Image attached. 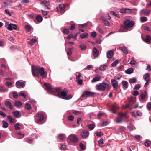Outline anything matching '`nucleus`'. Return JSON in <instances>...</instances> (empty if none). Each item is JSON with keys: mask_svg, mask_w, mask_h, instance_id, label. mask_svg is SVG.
<instances>
[{"mask_svg": "<svg viewBox=\"0 0 151 151\" xmlns=\"http://www.w3.org/2000/svg\"><path fill=\"white\" fill-rule=\"evenodd\" d=\"M5 106L9 108L10 109H12L13 107L11 103L8 101H6L4 103Z\"/></svg>", "mask_w": 151, "mask_h": 151, "instance_id": "23", "label": "nucleus"}, {"mask_svg": "<svg viewBox=\"0 0 151 151\" xmlns=\"http://www.w3.org/2000/svg\"><path fill=\"white\" fill-rule=\"evenodd\" d=\"M41 4H44L46 6H47L50 5V3L49 1H47L46 0H44L42 2Z\"/></svg>", "mask_w": 151, "mask_h": 151, "instance_id": "33", "label": "nucleus"}, {"mask_svg": "<svg viewBox=\"0 0 151 151\" xmlns=\"http://www.w3.org/2000/svg\"><path fill=\"white\" fill-rule=\"evenodd\" d=\"M148 95L145 90H144L142 91L139 94V99L142 102L145 101V99L147 96Z\"/></svg>", "mask_w": 151, "mask_h": 151, "instance_id": "7", "label": "nucleus"}, {"mask_svg": "<svg viewBox=\"0 0 151 151\" xmlns=\"http://www.w3.org/2000/svg\"><path fill=\"white\" fill-rule=\"evenodd\" d=\"M151 144V142L148 140H147L145 143V145L146 147H149Z\"/></svg>", "mask_w": 151, "mask_h": 151, "instance_id": "50", "label": "nucleus"}, {"mask_svg": "<svg viewBox=\"0 0 151 151\" xmlns=\"http://www.w3.org/2000/svg\"><path fill=\"white\" fill-rule=\"evenodd\" d=\"M116 107H115V105L113 106L112 107V110H111V111L112 113L115 114L116 113Z\"/></svg>", "mask_w": 151, "mask_h": 151, "instance_id": "41", "label": "nucleus"}, {"mask_svg": "<svg viewBox=\"0 0 151 151\" xmlns=\"http://www.w3.org/2000/svg\"><path fill=\"white\" fill-rule=\"evenodd\" d=\"M37 41V39L35 38L32 39L29 42V44L30 45H32L34 44Z\"/></svg>", "mask_w": 151, "mask_h": 151, "instance_id": "28", "label": "nucleus"}, {"mask_svg": "<svg viewBox=\"0 0 151 151\" xmlns=\"http://www.w3.org/2000/svg\"><path fill=\"white\" fill-rule=\"evenodd\" d=\"M14 106L17 108L19 107V101H17L14 103Z\"/></svg>", "mask_w": 151, "mask_h": 151, "instance_id": "63", "label": "nucleus"}, {"mask_svg": "<svg viewBox=\"0 0 151 151\" xmlns=\"http://www.w3.org/2000/svg\"><path fill=\"white\" fill-rule=\"evenodd\" d=\"M25 28L28 32H30L31 30V28L28 25H26L25 26Z\"/></svg>", "mask_w": 151, "mask_h": 151, "instance_id": "61", "label": "nucleus"}, {"mask_svg": "<svg viewBox=\"0 0 151 151\" xmlns=\"http://www.w3.org/2000/svg\"><path fill=\"white\" fill-rule=\"evenodd\" d=\"M8 89L6 88H4L3 86H0V92H5L7 91Z\"/></svg>", "mask_w": 151, "mask_h": 151, "instance_id": "37", "label": "nucleus"}, {"mask_svg": "<svg viewBox=\"0 0 151 151\" xmlns=\"http://www.w3.org/2000/svg\"><path fill=\"white\" fill-rule=\"evenodd\" d=\"M147 108L148 110H151V102H148L147 104Z\"/></svg>", "mask_w": 151, "mask_h": 151, "instance_id": "45", "label": "nucleus"}, {"mask_svg": "<svg viewBox=\"0 0 151 151\" xmlns=\"http://www.w3.org/2000/svg\"><path fill=\"white\" fill-rule=\"evenodd\" d=\"M25 108L28 110H30L31 109V106L29 103H27L25 106Z\"/></svg>", "mask_w": 151, "mask_h": 151, "instance_id": "43", "label": "nucleus"}, {"mask_svg": "<svg viewBox=\"0 0 151 151\" xmlns=\"http://www.w3.org/2000/svg\"><path fill=\"white\" fill-rule=\"evenodd\" d=\"M12 113L13 114L14 116L16 117H18L19 116V112L18 111H16L13 112Z\"/></svg>", "mask_w": 151, "mask_h": 151, "instance_id": "46", "label": "nucleus"}, {"mask_svg": "<svg viewBox=\"0 0 151 151\" xmlns=\"http://www.w3.org/2000/svg\"><path fill=\"white\" fill-rule=\"evenodd\" d=\"M65 5L64 4H60L59 5L57 10L58 11H60L61 13H63L65 12Z\"/></svg>", "mask_w": 151, "mask_h": 151, "instance_id": "16", "label": "nucleus"}, {"mask_svg": "<svg viewBox=\"0 0 151 151\" xmlns=\"http://www.w3.org/2000/svg\"><path fill=\"white\" fill-rule=\"evenodd\" d=\"M150 74L148 73H146L144 76L143 78L146 81H150Z\"/></svg>", "mask_w": 151, "mask_h": 151, "instance_id": "34", "label": "nucleus"}, {"mask_svg": "<svg viewBox=\"0 0 151 151\" xmlns=\"http://www.w3.org/2000/svg\"><path fill=\"white\" fill-rule=\"evenodd\" d=\"M87 127H88L89 129L90 130H93L95 127V125L94 124H92L89 125H88Z\"/></svg>", "mask_w": 151, "mask_h": 151, "instance_id": "36", "label": "nucleus"}, {"mask_svg": "<svg viewBox=\"0 0 151 151\" xmlns=\"http://www.w3.org/2000/svg\"><path fill=\"white\" fill-rule=\"evenodd\" d=\"M26 142L29 143H31L32 142V140L30 138H28L26 139Z\"/></svg>", "mask_w": 151, "mask_h": 151, "instance_id": "58", "label": "nucleus"}, {"mask_svg": "<svg viewBox=\"0 0 151 151\" xmlns=\"http://www.w3.org/2000/svg\"><path fill=\"white\" fill-rule=\"evenodd\" d=\"M119 115L120 116L121 118L123 117L126 116L127 117V115L126 114H124L122 113H119Z\"/></svg>", "mask_w": 151, "mask_h": 151, "instance_id": "59", "label": "nucleus"}, {"mask_svg": "<svg viewBox=\"0 0 151 151\" xmlns=\"http://www.w3.org/2000/svg\"><path fill=\"white\" fill-rule=\"evenodd\" d=\"M122 88L124 90H125L128 87V83L126 81H122Z\"/></svg>", "mask_w": 151, "mask_h": 151, "instance_id": "22", "label": "nucleus"}, {"mask_svg": "<svg viewBox=\"0 0 151 151\" xmlns=\"http://www.w3.org/2000/svg\"><path fill=\"white\" fill-rule=\"evenodd\" d=\"M36 19L37 21L38 22H41L43 20V18L42 16L40 15H38L36 17Z\"/></svg>", "mask_w": 151, "mask_h": 151, "instance_id": "26", "label": "nucleus"}, {"mask_svg": "<svg viewBox=\"0 0 151 151\" xmlns=\"http://www.w3.org/2000/svg\"><path fill=\"white\" fill-rule=\"evenodd\" d=\"M110 12L114 16H115L118 18L119 17V16L118 14H117L116 12H114V11H111Z\"/></svg>", "mask_w": 151, "mask_h": 151, "instance_id": "55", "label": "nucleus"}, {"mask_svg": "<svg viewBox=\"0 0 151 151\" xmlns=\"http://www.w3.org/2000/svg\"><path fill=\"white\" fill-rule=\"evenodd\" d=\"M68 137L70 141L72 142L76 143L78 141V138L75 134H71L68 136Z\"/></svg>", "mask_w": 151, "mask_h": 151, "instance_id": "8", "label": "nucleus"}, {"mask_svg": "<svg viewBox=\"0 0 151 151\" xmlns=\"http://www.w3.org/2000/svg\"><path fill=\"white\" fill-rule=\"evenodd\" d=\"M92 52L93 56L94 57L96 58L98 57L99 55V52L97 49L96 47H94L93 48Z\"/></svg>", "mask_w": 151, "mask_h": 151, "instance_id": "21", "label": "nucleus"}, {"mask_svg": "<svg viewBox=\"0 0 151 151\" xmlns=\"http://www.w3.org/2000/svg\"><path fill=\"white\" fill-rule=\"evenodd\" d=\"M3 125L2 127L4 128H6L8 126V123L5 121L3 120L2 121Z\"/></svg>", "mask_w": 151, "mask_h": 151, "instance_id": "38", "label": "nucleus"}, {"mask_svg": "<svg viewBox=\"0 0 151 151\" xmlns=\"http://www.w3.org/2000/svg\"><path fill=\"white\" fill-rule=\"evenodd\" d=\"M80 147L83 150H84L86 149L84 145L82 143H81L79 144Z\"/></svg>", "mask_w": 151, "mask_h": 151, "instance_id": "54", "label": "nucleus"}, {"mask_svg": "<svg viewBox=\"0 0 151 151\" xmlns=\"http://www.w3.org/2000/svg\"><path fill=\"white\" fill-rule=\"evenodd\" d=\"M100 78L101 77L99 75H97L95 76V77L91 80V82L92 83H94L99 81L100 80Z\"/></svg>", "mask_w": 151, "mask_h": 151, "instance_id": "24", "label": "nucleus"}, {"mask_svg": "<svg viewBox=\"0 0 151 151\" xmlns=\"http://www.w3.org/2000/svg\"><path fill=\"white\" fill-rule=\"evenodd\" d=\"M61 95L62 98L63 99L65 100H69L72 97V96L70 94L67 95L66 93L63 91L61 92Z\"/></svg>", "mask_w": 151, "mask_h": 151, "instance_id": "9", "label": "nucleus"}, {"mask_svg": "<svg viewBox=\"0 0 151 151\" xmlns=\"http://www.w3.org/2000/svg\"><path fill=\"white\" fill-rule=\"evenodd\" d=\"M5 85L8 88H10L13 86V83L9 81H6L5 83Z\"/></svg>", "mask_w": 151, "mask_h": 151, "instance_id": "29", "label": "nucleus"}, {"mask_svg": "<svg viewBox=\"0 0 151 151\" xmlns=\"http://www.w3.org/2000/svg\"><path fill=\"white\" fill-rule=\"evenodd\" d=\"M137 81V79L135 78H131L129 79V81L131 83H134Z\"/></svg>", "mask_w": 151, "mask_h": 151, "instance_id": "52", "label": "nucleus"}, {"mask_svg": "<svg viewBox=\"0 0 151 151\" xmlns=\"http://www.w3.org/2000/svg\"><path fill=\"white\" fill-rule=\"evenodd\" d=\"M43 119L44 115L41 113H37L35 116V121L37 123L41 124Z\"/></svg>", "mask_w": 151, "mask_h": 151, "instance_id": "3", "label": "nucleus"}, {"mask_svg": "<svg viewBox=\"0 0 151 151\" xmlns=\"http://www.w3.org/2000/svg\"><path fill=\"white\" fill-rule=\"evenodd\" d=\"M135 24L134 22L128 19H125L124 21V24L122 25L125 29H128L132 27Z\"/></svg>", "mask_w": 151, "mask_h": 151, "instance_id": "2", "label": "nucleus"}, {"mask_svg": "<svg viewBox=\"0 0 151 151\" xmlns=\"http://www.w3.org/2000/svg\"><path fill=\"white\" fill-rule=\"evenodd\" d=\"M12 4V3L10 1H7L2 3L1 6L2 7H4L6 6H10Z\"/></svg>", "mask_w": 151, "mask_h": 151, "instance_id": "19", "label": "nucleus"}, {"mask_svg": "<svg viewBox=\"0 0 151 151\" xmlns=\"http://www.w3.org/2000/svg\"><path fill=\"white\" fill-rule=\"evenodd\" d=\"M118 60H116L114 62L111 64V67H115L118 64Z\"/></svg>", "mask_w": 151, "mask_h": 151, "instance_id": "39", "label": "nucleus"}, {"mask_svg": "<svg viewBox=\"0 0 151 151\" xmlns=\"http://www.w3.org/2000/svg\"><path fill=\"white\" fill-rule=\"evenodd\" d=\"M40 67L37 65L36 66H33L32 69V74L36 77H38L39 76V72Z\"/></svg>", "mask_w": 151, "mask_h": 151, "instance_id": "5", "label": "nucleus"}, {"mask_svg": "<svg viewBox=\"0 0 151 151\" xmlns=\"http://www.w3.org/2000/svg\"><path fill=\"white\" fill-rule=\"evenodd\" d=\"M66 137L65 134H61L58 136L59 139L62 142L65 140Z\"/></svg>", "mask_w": 151, "mask_h": 151, "instance_id": "20", "label": "nucleus"}, {"mask_svg": "<svg viewBox=\"0 0 151 151\" xmlns=\"http://www.w3.org/2000/svg\"><path fill=\"white\" fill-rule=\"evenodd\" d=\"M16 27L17 26L15 24H10L8 25L7 29L8 30H12L13 29H15Z\"/></svg>", "mask_w": 151, "mask_h": 151, "instance_id": "18", "label": "nucleus"}, {"mask_svg": "<svg viewBox=\"0 0 151 151\" xmlns=\"http://www.w3.org/2000/svg\"><path fill=\"white\" fill-rule=\"evenodd\" d=\"M129 129L131 130L132 131L135 129V127L132 125H130L129 127H128Z\"/></svg>", "mask_w": 151, "mask_h": 151, "instance_id": "56", "label": "nucleus"}, {"mask_svg": "<svg viewBox=\"0 0 151 151\" xmlns=\"http://www.w3.org/2000/svg\"><path fill=\"white\" fill-rule=\"evenodd\" d=\"M87 26V24L86 23H85L82 24H80L78 26L79 28H83Z\"/></svg>", "mask_w": 151, "mask_h": 151, "instance_id": "57", "label": "nucleus"}, {"mask_svg": "<svg viewBox=\"0 0 151 151\" xmlns=\"http://www.w3.org/2000/svg\"><path fill=\"white\" fill-rule=\"evenodd\" d=\"M114 55V52L112 50L108 51L106 53L107 58H111Z\"/></svg>", "mask_w": 151, "mask_h": 151, "instance_id": "17", "label": "nucleus"}, {"mask_svg": "<svg viewBox=\"0 0 151 151\" xmlns=\"http://www.w3.org/2000/svg\"><path fill=\"white\" fill-rule=\"evenodd\" d=\"M25 83L24 82L19 81V88L21 87L22 88L25 86Z\"/></svg>", "mask_w": 151, "mask_h": 151, "instance_id": "53", "label": "nucleus"}, {"mask_svg": "<svg viewBox=\"0 0 151 151\" xmlns=\"http://www.w3.org/2000/svg\"><path fill=\"white\" fill-rule=\"evenodd\" d=\"M119 49L122 50L124 53L126 54H127V49L125 46L120 47Z\"/></svg>", "mask_w": 151, "mask_h": 151, "instance_id": "32", "label": "nucleus"}, {"mask_svg": "<svg viewBox=\"0 0 151 151\" xmlns=\"http://www.w3.org/2000/svg\"><path fill=\"white\" fill-rule=\"evenodd\" d=\"M122 119L121 118H119L117 119V120L116 121V122L117 123H120L122 122Z\"/></svg>", "mask_w": 151, "mask_h": 151, "instance_id": "62", "label": "nucleus"}, {"mask_svg": "<svg viewBox=\"0 0 151 151\" xmlns=\"http://www.w3.org/2000/svg\"><path fill=\"white\" fill-rule=\"evenodd\" d=\"M96 134L97 136L100 137L103 135V134L101 132H99L96 133Z\"/></svg>", "mask_w": 151, "mask_h": 151, "instance_id": "60", "label": "nucleus"}, {"mask_svg": "<svg viewBox=\"0 0 151 151\" xmlns=\"http://www.w3.org/2000/svg\"><path fill=\"white\" fill-rule=\"evenodd\" d=\"M107 65L106 64L101 65L99 68V70L102 71H104L106 69Z\"/></svg>", "mask_w": 151, "mask_h": 151, "instance_id": "27", "label": "nucleus"}, {"mask_svg": "<svg viewBox=\"0 0 151 151\" xmlns=\"http://www.w3.org/2000/svg\"><path fill=\"white\" fill-rule=\"evenodd\" d=\"M79 46L82 50H85L86 48V45L83 44L79 45Z\"/></svg>", "mask_w": 151, "mask_h": 151, "instance_id": "49", "label": "nucleus"}, {"mask_svg": "<svg viewBox=\"0 0 151 151\" xmlns=\"http://www.w3.org/2000/svg\"><path fill=\"white\" fill-rule=\"evenodd\" d=\"M110 86L108 83L104 82L96 85V89L99 91H104L106 89H109Z\"/></svg>", "mask_w": 151, "mask_h": 151, "instance_id": "1", "label": "nucleus"}, {"mask_svg": "<svg viewBox=\"0 0 151 151\" xmlns=\"http://www.w3.org/2000/svg\"><path fill=\"white\" fill-rule=\"evenodd\" d=\"M95 94V92H91L87 91L84 92L83 93L81 96V97H92Z\"/></svg>", "mask_w": 151, "mask_h": 151, "instance_id": "13", "label": "nucleus"}, {"mask_svg": "<svg viewBox=\"0 0 151 151\" xmlns=\"http://www.w3.org/2000/svg\"><path fill=\"white\" fill-rule=\"evenodd\" d=\"M12 94L13 96V97L14 99H16L18 98V95L17 93L15 91L13 92L12 93Z\"/></svg>", "mask_w": 151, "mask_h": 151, "instance_id": "44", "label": "nucleus"}, {"mask_svg": "<svg viewBox=\"0 0 151 151\" xmlns=\"http://www.w3.org/2000/svg\"><path fill=\"white\" fill-rule=\"evenodd\" d=\"M102 21L103 22L104 24L106 26L109 27L111 25L110 23L106 19L102 18Z\"/></svg>", "mask_w": 151, "mask_h": 151, "instance_id": "25", "label": "nucleus"}, {"mask_svg": "<svg viewBox=\"0 0 151 151\" xmlns=\"http://www.w3.org/2000/svg\"><path fill=\"white\" fill-rule=\"evenodd\" d=\"M132 11V9L129 8H122L120 9L119 12L122 13H126L131 12Z\"/></svg>", "mask_w": 151, "mask_h": 151, "instance_id": "15", "label": "nucleus"}, {"mask_svg": "<svg viewBox=\"0 0 151 151\" xmlns=\"http://www.w3.org/2000/svg\"><path fill=\"white\" fill-rule=\"evenodd\" d=\"M151 12L149 10H147L146 9H141L139 12V14L140 16L144 15L146 16H149Z\"/></svg>", "mask_w": 151, "mask_h": 151, "instance_id": "11", "label": "nucleus"}, {"mask_svg": "<svg viewBox=\"0 0 151 151\" xmlns=\"http://www.w3.org/2000/svg\"><path fill=\"white\" fill-rule=\"evenodd\" d=\"M140 87V86L139 84H137L135 85L134 87V89L137 90L139 89Z\"/></svg>", "mask_w": 151, "mask_h": 151, "instance_id": "64", "label": "nucleus"}, {"mask_svg": "<svg viewBox=\"0 0 151 151\" xmlns=\"http://www.w3.org/2000/svg\"><path fill=\"white\" fill-rule=\"evenodd\" d=\"M88 33L85 32L83 34H81L80 35V37L81 39L85 38L88 37Z\"/></svg>", "mask_w": 151, "mask_h": 151, "instance_id": "31", "label": "nucleus"}, {"mask_svg": "<svg viewBox=\"0 0 151 151\" xmlns=\"http://www.w3.org/2000/svg\"><path fill=\"white\" fill-rule=\"evenodd\" d=\"M19 96H22L24 99H26V94L23 91L19 92Z\"/></svg>", "mask_w": 151, "mask_h": 151, "instance_id": "40", "label": "nucleus"}, {"mask_svg": "<svg viewBox=\"0 0 151 151\" xmlns=\"http://www.w3.org/2000/svg\"><path fill=\"white\" fill-rule=\"evenodd\" d=\"M89 135V132L86 130L85 129L81 131V136L83 138H87Z\"/></svg>", "mask_w": 151, "mask_h": 151, "instance_id": "14", "label": "nucleus"}, {"mask_svg": "<svg viewBox=\"0 0 151 151\" xmlns=\"http://www.w3.org/2000/svg\"><path fill=\"white\" fill-rule=\"evenodd\" d=\"M7 117L10 123H12L14 122V119L11 116H8Z\"/></svg>", "mask_w": 151, "mask_h": 151, "instance_id": "42", "label": "nucleus"}, {"mask_svg": "<svg viewBox=\"0 0 151 151\" xmlns=\"http://www.w3.org/2000/svg\"><path fill=\"white\" fill-rule=\"evenodd\" d=\"M151 38V37L150 36L147 35L146 36V37L145 40V41L146 42H148L150 41Z\"/></svg>", "mask_w": 151, "mask_h": 151, "instance_id": "51", "label": "nucleus"}, {"mask_svg": "<svg viewBox=\"0 0 151 151\" xmlns=\"http://www.w3.org/2000/svg\"><path fill=\"white\" fill-rule=\"evenodd\" d=\"M133 69L132 68H130L125 71V73L127 74H131L133 72Z\"/></svg>", "mask_w": 151, "mask_h": 151, "instance_id": "30", "label": "nucleus"}, {"mask_svg": "<svg viewBox=\"0 0 151 151\" xmlns=\"http://www.w3.org/2000/svg\"><path fill=\"white\" fill-rule=\"evenodd\" d=\"M111 84L114 88L116 90H117L118 88V83L116 79H112L111 80Z\"/></svg>", "mask_w": 151, "mask_h": 151, "instance_id": "12", "label": "nucleus"}, {"mask_svg": "<svg viewBox=\"0 0 151 151\" xmlns=\"http://www.w3.org/2000/svg\"><path fill=\"white\" fill-rule=\"evenodd\" d=\"M69 30L66 28H64L62 31L63 33L64 34H67L69 33Z\"/></svg>", "mask_w": 151, "mask_h": 151, "instance_id": "47", "label": "nucleus"}, {"mask_svg": "<svg viewBox=\"0 0 151 151\" xmlns=\"http://www.w3.org/2000/svg\"><path fill=\"white\" fill-rule=\"evenodd\" d=\"M9 72L8 68L6 67L4 65H2L1 66V69L0 71V74L5 76L8 74Z\"/></svg>", "mask_w": 151, "mask_h": 151, "instance_id": "6", "label": "nucleus"}, {"mask_svg": "<svg viewBox=\"0 0 151 151\" xmlns=\"http://www.w3.org/2000/svg\"><path fill=\"white\" fill-rule=\"evenodd\" d=\"M140 20L141 23H144L147 21V19L145 17H141L140 18Z\"/></svg>", "mask_w": 151, "mask_h": 151, "instance_id": "35", "label": "nucleus"}, {"mask_svg": "<svg viewBox=\"0 0 151 151\" xmlns=\"http://www.w3.org/2000/svg\"><path fill=\"white\" fill-rule=\"evenodd\" d=\"M39 72L40 76L42 78H45L47 77V72L44 71V68L43 67H40Z\"/></svg>", "mask_w": 151, "mask_h": 151, "instance_id": "10", "label": "nucleus"}, {"mask_svg": "<svg viewBox=\"0 0 151 151\" xmlns=\"http://www.w3.org/2000/svg\"><path fill=\"white\" fill-rule=\"evenodd\" d=\"M128 101L130 103H134L136 101V99L132 97L129 98L128 99Z\"/></svg>", "mask_w": 151, "mask_h": 151, "instance_id": "48", "label": "nucleus"}, {"mask_svg": "<svg viewBox=\"0 0 151 151\" xmlns=\"http://www.w3.org/2000/svg\"><path fill=\"white\" fill-rule=\"evenodd\" d=\"M44 86L48 90L54 92L60 93L61 91V89L60 88H52L50 85L47 83H45Z\"/></svg>", "mask_w": 151, "mask_h": 151, "instance_id": "4", "label": "nucleus"}]
</instances>
